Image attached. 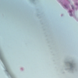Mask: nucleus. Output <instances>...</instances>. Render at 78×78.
<instances>
[{
  "label": "nucleus",
  "mask_w": 78,
  "mask_h": 78,
  "mask_svg": "<svg viewBox=\"0 0 78 78\" xmlns=\"http://www.w3.org/2000/svg\"><path fill=\"white\" fill-rule=\"evenodd\" d=\"M72 9H74V6H73V5H72Z\"/></svg>",
  "instance_id": "f257e3e1"
},
{
  "label": "nucleus",
  "mask_w": 78,
  "mask_h": 78,
  "mask_svg": "<svg viewBox=\"0 0 78 78\" xmlns=\"http://www.w3.org/2000/svg\"><path fill=\"white\" fill-rule=\"evenodd\" d=\"M69 12H72V11H69Z\"/></svg>",
  "instance_id": "f03ea898"
},
{
  "label": "nucleus",
  "mask_w": 78,
  "mask_h": 78,
  "mask_svg": "<svg viewBox=\"0 0 78 78\" xmlns=\"http://www.w3.org/2000/svg\"><path fill=\"white\" fill-rule=\"evenodd\" d=\"M70 16H71V15H70Z\"/></svg>",
  "instance_id": "7ed1b4c3"
}]
</instances>
